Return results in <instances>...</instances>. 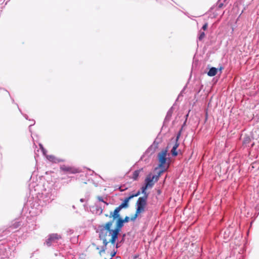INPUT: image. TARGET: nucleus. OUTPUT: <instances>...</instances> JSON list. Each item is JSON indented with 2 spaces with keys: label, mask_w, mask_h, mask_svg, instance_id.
Returning <instances> with one entry per match:
<instances>
[{
  "label": "nucleus",
  "mask_w": 259,
  "mask_h": 259,
  "mask_svg": "<svg viewBox=\"0 0 259 259\" xmlns=\"http://www.w3.org/2000/svg\"><path fill=\"white\" fill-rule=\"evenodd\" d=\"M169 163H159L158 167L155 168V171L158 174V176H153L149 174L145 180V185L141 188V191L139 190L141 193L144 194L143 197H140L136 202V210L135 214L131 218V220L134 221L139 214L143 213L145 210L147 205V201L148 197V194L146 192V190L153 187L154 183L158 180L159 176L169 167Z\"/></svg>",
  "instance_id": "nucleus-1"
},
{
  "label": "nucleus",
  "mask_w": 259,
  "mask_h": 259,
  "mask_svg": "<svg viewBox=\"0 0 259 259\" xmlns=\"http://www.w3.org/2000/svg\"><path fill=\"white\" fill-rule=\"evenodd\" d=\"M113 224V221L111 220L104 225L100 226L99 227V238L103 240V244L105 247V248L100 251V254L102 252H105V250L107 249L106 246L109 243H111V245L113 248L114 247L115 241L120 231L118 230L116 234V226H115L114 229H111Z\"/></svg>",
  "instance_id": "nucleus-2"
},
{
  "label": "nucleus",
  "mask_w": 259,
  "mask_h": 259,
  "mask_svg": "<svg viewBox=\"0 0 259 259\" xmlns=\"http://www.w3.org/2000/svg\"><path fill=\"white\" fill-rule=\"evenodd\" d=\"M141 194L140 191H138L136 193L134 194H132L128 197L125 198L123 202L117 207H116L114 211H111L110 214H105V215L106 217L109 218H112V221L113 222L115 221L116 226V233L117 232V230H119L120 231L121 228L123 226V223L125 222H128L130 218L128 217H125L124 219H123L119 213L120 211L123 208H127L128 207V202L129 201L133 198L135 197H137Z\"/></svg>",
  "instance_id": "nucleus-3"
},
{
  "label": "nucleus",
  "mask_w": 259,
  "mask_h": 259,
  "mask_svg": "<svg viewBox=\"0 0 259 259\" xmlns=\"http://www.w3.org/2000/svg\"><path fill=\"white\" fill-rule=\"evenodd\" d=\"M168 151L169 147L167 146L158 153L157 158L158 162H166L170 160V154L168 153Z\"/></svg>",
  "instance_id": "nucleus-4"
},
{
  "label": "nucleus",
  "mask_w": 259,
  "mask_h": 259,
  "mask_svg": "<svg viewBox=\"0 0 259 259\" xmlns=\"http://www.w3.org/2000/svg\"><path fill=\"white\" fill-rule=\"evenodd\" d=\"M61 238V236L58 234H52L46 241V244L48 246H50L52 243Z\"/></svg>",
  "instance_id": "nucleus-5"
},
{
  "label": "nucleus",
  "mask_w": 259,
  "mask_h": 259,
  "mask_svg": "<svg viewBox=\"0 0 259 259\" xmlns=\"http://www.w3.org/2000/svg\"><path fill=\"white\" fill-rule=\"evenodd\" d=\"M61 169L64 171L71 174L78 173L80 171V170L77 168L73 167L66 166L63 165L61 167Z\"/></svg>",
  "instance_id": "nucleus-6"
},
{
  "label": "nucleus",
  "mask_w": 259,
  "mask_h": 259,
  "mask_svg": "<svg viewBox=\"0 0 259 259\" xmlns=\"http://www.w3.org/2000/svg\"><path fill=\"white\" fill-rule=\"evenodd\" d=\"M179 146V142L175 143L172 149L170 150V154L172 156L176 157L178 155V150L177 149Z\"/></svg>",
  "instance_id": "nucleus-7"
},
{
  "label": "nucleus",
  "mask_w": 259,
  "mask_h": 259,
  "mask_svg": "<svg viewBox=\"0 0 259 259\" xmlns=\"http://www.w3.org/2000/svg\"><path fill=\"white\" fill-rule=\"evenodd\" d=\"M218 72V69L215 67H211L207 72V75L209 76H214Z\"/></svg>",
  "instance_id": "nucleus-8"
},
{
  "label": "nucleus",
  "mask_w": 259,
  "mask_h": 259,
  "mask_svg": "<svg viewBox=\"0 0 259 259\" xmlns=\"http://www.w3.org/2000/svg\"><path fill=\"white\" fill-rule=\"evenodd\" d=\"M143 170V168H141L140 169H138V170H135L134 172H133V177H132V179L134 180H137L138 177H139V174L140 172Z\"/></svg>",
  "instance_id": "nucleus-9"
},
{
  "label": "nucleus",
  "mask_w": 259,
  "mask_h": 259,
  "mask_svg": "<svg viewBox=\"0 0 259 259\" xmlns=\"http://www.w3.org/2000/svg\"><path fill=\"white\" fill-rule=\"evenodd\" d=\"M45 156L46 157L47 159L51 162L57 160V159L53 155H49L47 154Z\"/></svg>",
  "instance_id": "nucleus-10"
},
{
  "label": "nucleus",
  "mask_w": 259,
  "mask_h": 259,
  "mask_svg": "<svg viewBox=\"0 0 259 259\" xmlns=\"http://www.w3.org/2000/svg\"><path fill=\"white\" fill-rule=\"evenodd\" d=\"M250 141V139L248 137H245L243 141V144H247Z\"/></svg>",
  "instance_id": "nucleus-11"
},
{
  "label": "nucleus",
  "mask_w": 259,
  "mask_h": 259,
  "mask_svg": "<svg viewBox=\"0 0 259 259\" xmlns=\"http://www.w3.org/2000/svg\"><path fill=\"white\" fill-rule=\"evenodd\" d=\"M205 33L204 32H200L199 36V40H201L203 39V38L205 37Z\"/></svg>",
  "instance_id": "nucleus-12"
},
{
  "label": "nucleus",
  "mask_w": 259,
  "mask_h": 259,
  "mask_svg": "<svg viewBox=\"0 0 259 259\" xmlns=\"http://www.w3.org/2000/svg\"><path fill=\"white\" fill-rule=\"evenodd\" d=\"M97 199H98V200H99L100 201L103 202H104V203H105L106 205H108V203H107V202H105V201L103 200V198H102V197H101V196H98V197H97Z\"/></svg>",
  "instance_id": "nucleus-13"
},
{
  "label": "nucleus",
  "mask_w": 259,
  "mask_h": 259,
  "mask_svg": "<svg viewBox=\"0 0 259 259\" xmlns=\"http://www.w3.org/2000/svg\"><path fill=\"white\" fill-rule=\"evenodd\" d=\"M207 27H208V24L207 23H205L202 26V29L205 31L207 29Z\"/></svg>",
  "instance_id": "nucleus-14"
},
{
  "label": "nucleus",
  "mask_w": 259,
  "mask_h": 259,
  "mask_svg": "<svg viewBox=\"0 0 259 259\" xmlns=\"http://www.w3.org/2000/svg\"><path fill=\"white\" fill-rule=\"evenodd\" d=\"M180 135H181V133H179L178 134V135H177V137H176V140H175V143L178 142L179 139L180 137Z\"/></svg>",
  "instance_id": "nucleus-15"
},
{
  "label": "nucleus",
  "mask_w": 259,
  "mask_h": 259,
  "mask_svg": "<svg viewBox=\"0 0 259 259\" xmlns=\"http://www.w3.org/2000/svg\"><path fill=\"white\" fill-rule=\"evenodd\" d=\"M43 154L46 156L47 155V150L44 148H42V149H41Z\"/></svg>",
  "instance_id": "nucleus-16"
},
{
  "label": "nucleus",
  "mask_w": 259,
  "mask_h": 259,
  "mask_svg": "<svg viewBox=\"0 0 259 259\" xmlns=\"http://www.w3.org/2000/svg\"><path fill=\"white\" fill-rule=\"evenodd\" d=\"M220 1H221V0H220V1H219V4H218V7H219V8H222V7H223V5H224L223 3H220Z\"/></svg>",
  "instance_id": "nucleus-17"
},
{
  "label": "nucleus",
  "mask_w": 259,
  "mask_h": 259,
  "mask_svg": "<svg viewBox=\"0 0 259 259\" xmlns=\"http://www.w3.org/2000/svg\"><path fill=\"white\" fill-rule=\"evenodd\" d=\"M154 145H155V147L156 148H158V143H155V142H154Z\"/></svg>",
  "instance_id": "nucleus-18"
},
{
  "label": "nucleus",
  "mask_w": 259,
  "mask_h": 259,
  "mask_svg": "<svg viewBox=\"0 0 259 259\" xmlns=\"http://www.w3.org/2000/svg\"><path fill=\"white\" fill-rule=\"evenodd\" d=\"M39 147H40V149H41L42 148H44L42 145L41 144H39Z\"/></svg>",
  "instance_id": "nucleus-19"
},
{
  "label": "nucleus",
  "mask_w": 259,
  "mask_h": 259,
  "mask_svg": "<svg viewBox=\"0 0 259 259\" xmlns=\"http://www.w3.org/2000/svg\"><path fill=\"white\" fill-rule=\"evenodd\" d=\"M223 69V67H221L219 68V70H220V71H222V70Z\"/></svg>",
  "instance_id": "nucleus-20"
},
{
  "label": "nucleus",
  "mask_w": 259,
  "mask_h": 259,
  "mask_svg": "<svg viewBox=\"0 0 259 259\" xmlns=\"http://www.w3.org/2000/svg\"><path fill=\"white\" fill-rule=\"evenodd\" d=\"M227 0H224V2H225Z\"/></svg>",
  "instance_id": "nucleus-21"
}]
</instances>
